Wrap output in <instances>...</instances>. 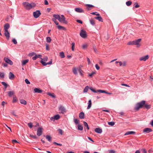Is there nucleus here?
Returning <instances> with one entry per match:
<instances>
[{"label": "nucleus", "mask_w": 153, "mask_h": 153, "mask_svg": "<svg viewBox=\"0 0 153 153\" xmlns=\"http://www.w3.org/2000/svg\"><path fill=\"white\" fill-rule=\"evenodd\" d=\"M78 71L79 72V73H80L81 75L82 76L83 75V74H82V70H81L80 67L79 68Z\"/></svg>", "instance_id": "42"}, {"label": "nucleus", "mask_w": 153, "mask_h": 153, "mask_svg": "<svg viewBox=\"0 0 153 153\" xmlns=\"http://www.w3.org/2000/svg\"><path fill=\"white\" fill-rule=\"evenodd\" d=\"M128 45H134L133 41L128 42Z\"/></svg>", "instance_id": "58"}, {"label": "nucleus", "mask_w": 153, "mask_h": 153, "mask_svg": "<svg viewBox=\"0 0 153 153\" xmlns=\"http://www.w3.org/2000/svg\"><path fill=\"white\" fill-rule=\"evenodd\" d=\"M95 131L97 133L100 134L102 132V130L100 128H97L95 129Z\"/></svg>", "instance_id": "18"}, {"label": "nucleus", "mask_w": 153, "mask_h": 153, "mask_svg": "<svg viewBox=\"0 0 153 153\" xmlns=\"http://www.w3.org/2000/svg\"><path fill=\"white\" fill-rule=\"evenodd\" d=\"M91 24L93 25H94L95 24V21L93 19H91L90 20Z\"/></svg>", "instance_id": "39"}, {"label": "nucleus", "mask_w": 153, "mask_h": 153, "mask_svg": "<svg viewBox=\"0 0 153 153\" xmlns=\"http://www.w3.org/2000/svg\"><path fill=\"white\" fill-rule=\"evenodd\" d=\"M41 62L43 65L45 66L47 65H51L52 63V61L51 60L50 62H48L46 63L43 61V59L42 58H41Z\"/></svg>", "instance_id": "8"}, {"label": "nucleus", "mask_w": 153, "mask_h": 153, "mask_svg": "<svg viewBox=\"0 0 153 153\" xmlns=\"http://www.w3.org/2000/svg\"><path fill=\"white\" fill-rule=\"evenodd\" d=\"M135 133V132L134 131H130L126 132L125 134V135H126L128 134H134Z\"/></svg>", "instance_id": "25"}, {"label": "nucleus", "mask_w": 153, "mask_h": 153, "mask_svg": "<svg viewBox=\"0 0 153 153\" xmlns=\"http://www.w3.org/2000/svg\"><path fill=\"white\" fill-rule=\"evenodd\" d=\"M90 89L91 91H92L93 92H94V93H97V92H98V90H97V91H96L95 89H93L92 88H90Z\"/></svg>", "instance_id": "48"}, {"label": "nucleus", "mask_w": 153, "mask_h": 153, "mask_svg": "<svg viewBox=\"0 0 153 153\" xmlns=\"http://www.w3.org/2000/svg\"><path fill=\"white\" fill-rule=\"evenodd\" d=\"M57 28L59 30L62 29L64 30H66L65 28L64 27L59 25L57 26Z\"/></svg>", "instance_id": "30"}, {"label": "nucleus", "mask_w": 153, "mask_h": 153, "mask_svg": "<svg viewBox=\"0 0 153 153\" xmlns=\"http://www.w3.org/2000/svg\"><path fill=\"white\" fill-rule=\"evenodd\" d=\"M75 10L76 12L78 13H83L84 12L83 10L79 8H75Z\"/></svg>", "instance_id": "16"}, {"label": "nucleus", "mask_w": 153, "mask_h": 153, "mask_svg": "<svg viewBox=\"0 0 153 153\" xmlns=\"http://www.w3.org/2000/svg\"><path fill=\"white\" fill-rule=\"evenodd\" d=\"M134 5H135V7L136 8H138L140 7V6L138 4L137 2H135L134 4Z\"/></svg>", "instance_id": "54"}, {"label": "nucleus", "mask_w": 153, "mask_h": 153, "mask_svg": "<svg viewBox=\"0 0 153 153\" xmlns=\"http://www.w3.org/2000/svg\"><path fill=\"white\" fill-rule=\"evenodd\" d=\"M145 101H142L141 102L137 104L136 107H135V110L137 111L140 108H141L144 105L145 103Z\"/></svg>", "instance_id": "2"}, {"label": "nucleus", "mask_w": 153, "mask_h": 153, "mask_svg": "<svg viewBox=\"0 0 153 153\" xmlns=\"http://www.w3.org/2000/svg\"><path fill=\"white\" fill-rule=\"evenodd\" d=\"M86 5L87 6V7H94L93 5L89 4H87Z\"/></svg>", "instance_id": "59"}, {"label": "nucleus", "mask_w": 153, "mask_h": 153, "mask_svg": "<svg viewBox=\"0 0 153 153\" xmlns=\"http://www.w3.org/2000/svg\"><path fill=\"white\" fill-rule=\"evenodd\" d=\"M30 136L32 138H34V139H36L37 138V137L36 135H30Z\"/></svg>", "instance_id": "60"}, {"label": "nucleus", "mask_w": 153, "mask_h": 153, "mask_svg": "<svg viewBox=\"0 0 153 153\" xmlns=\"http://www.w3.org/2000/svg\"><path fill=\"white\" fill-rule=\"evenodd\" d=\"M47 42H50L51 41V38L49 37H47L46 38Z\"/></svg>", "instance_id": "46"}, {"label": "nucleus", "mask_w": 153, "mask_h": 153, "mask_svg": "<svg viewBox=\"0 0 153 153\" xmlns=\"http://www.w3.org/2000/svg\"><path fill=\"white\" fill-rule=\"evenodd\" d=\"M83 123L85 127H86L88 130H89V128L87 123L86 122L84 121Z\"/></svg>", "instance_id": "32"}, {"label": "nucleus", "mask_w": 153, "mask_h": 153, "mask_svg": "<svg viewBox=\"0 0 153 153\" xmlns=\"http://www.w3.org/2000/svg\"><path fill=\"white\" fill-rule=\"evenodd\" d=\"M47 94L50 96L52 97L53 98H55V96L54 95V94L53 93H47Z\"/></svg>", "instance_id": "34"}, {"label": "nucleus", "mask_w": 153, "mask_h": 153, "mask_svg": "<svg viewBox=\"0 0 153 153\" xmlns=\"http://www.w3.org/2000/svg\"><path fill=\"white\" fill-rule=\"evenodd\" d=\"M141 41V39H138L137 40L133 41L134 45H136L137 47H139L140 46V43Z\"/></svg>", "instance_id": "3"}, {"label": "nucleus", "mask_w": 153, "mask_h": 153, "mask_svg": "<svg viewBox=\"0 0 153 153\" xmlns=\"http://www.w3.org/2000/svg\"><path fill=\"white\" fill-rule=\"evenodd\" d=\"M88 105L87 109H89L91 108L92 105L91 101V100H90L88 101Z\"/></svg>", "instance_id": "21"}, {"label": "nucleus", "mask_w": 153, "mask_h": 153, "mask_svg": "<svg viewBox=\"0 0 153 153\" xmlns=\"http://www.w3.org/2000/svg\"><path fill=\"white\" fill-rule=\"evenodd\" d=\"M4 61L7 63L9 64L10 65H12L13 64V62L9 59L5 57L4 58Z\"/></svg>", "instance_id": "10"}, {"label": "nucleus", "mask_w": 153, "mask_h": 153, "mask_svg": "<svg viewBox=\"0 0 153 153\" xmlns=\"http://www.w3.org/2000/svg\"><path fill=\"white\" fill-rule=\"evenodd\" d=\"M12 42L14 44H16L17 43V41L15 39H13Z\"/></svg>", "instance_id": "52"}, {"label": "nucleus", "mask_w": 153, "mask_h": 153, "mask_svg": "<svg viewBox=\"0 0 153 153\" xmlns=\"http://www.w3.org/2000/svg\"><path fill=\"white\" fill-rule=\"evenodd\" d=\"M78 129L80 130H82L83 129L82 126L81 125H78Z\"/></svg>", "instance_id": "36"}, {"label": "nucleus", "mask_w": 153, "mask_h": 153, "mask_svg": "<svg viewBox=\"0 0 153 153\" xmlns=\"http://www.w3.org/2000/svg\"><path fill=\"white\" fill-rule=\"evenodd\" d=\"M46 138L49 141H51V137L50 135H47L46 136Z\"/></svg>", "instance_id": "35"}, {"label": "nucleus", "mask_w": 153, "mask_h": 153, "mask_svg": "<svg viewBox=\"0 0 153 153\" xmlns=\"http://www.w3.org/2000/svg\"><path fill=\"white\" fill-rule=\"evenodd\" d=\"M43 129L41 127L38 128L37 130V134L38 136H41L42 133Z\"/></svg>", "instance_id": "7"}, {"label": "nucleus", "mask_w": 153, "mask_h": 153, "mask_svg": "<svg viewBox=\"0 0 153 153\" xmlns=\"http://www.w3.org/2000/svg\"><path fill=\"white\" fill-rule=\"evenodd\" d=\"M109 153H115V151L114 150H111L109 152Z\"/></svg>", "instance_id": "63"}, {"label": "nucleus", "mask_w": 153, "mask_h": 153, "mask_svg": "<svg viewBox=\"0 0 153 153\" xmlns=\"http://www.w3.org/2000/svg\"><path fill=\"white\" fill-rule=\"evenodd\" d=\"M87 47V44H84L82 46V48L83 49H85Z\"/></svg>", "instance_id": "56"}, {"label": "nucleus", "mask_w": 153, "mask_h": 153, "mask_svg": "<svg viewBox=\"0 0 153 153\" xmlns=\"http://www.w3.org/2000/svg\"><path fill=\"white\" fill-rule=\"evenodd\" d=\"M17 101V98L16 97L15 95H13V102H16Z\"/></svg>", "instance_id": "38"}, {"label": "nucleus", "mask_w": 153, "mask_h": 153, "mask_svg": "<svg viewBox=\"0 0 153 153\" xmlns=\"http://www.w3.org/2000/svg\"><path fill=\"white\" fill-rule=\"evenodd\" d=\"M79 117L80 119H83L84 118V114L83 112H80L79 114Z\"/></svg>", "instance_id": "23"}, {"label": "nucleus", "mask_w": 153, "mask_h": 153, "mask_svg": "<svg viewBox=\"0 0 153 153\" xmlns=\"http://www.w3.org/2000/svg\"><path fill=\"white\" fill-rule=\"evenodd\" d=\"M95 67L97 70H99L100 69V67L97 64H96L95 65Z\"/></svg>", "instance_id": "55"}, {"label": "nucleus", "mask_w": 153, "mask_h": 153, "mask_svg": "<svg viewBox=\"0 0 153 153\" xmlns=\"http://www.w3.org/2000/svg\"><path fill=\"white\" fill-rule=\"evenodd\" d=\"M48 59V57H44V59H43V61H45V62H46V61H47Z\"/></svg>", "instance_id": "57"}, {"label": "nucleus", "mask_w": 153, "mask_h": 153, "mask_svg": "<svg viewBox=\"0 0 153 153\" xmlns=\"http://www.w3.org/2000/svg\"><path fill=\"white\" fill-rule=\"evenodd\" d=\"M20 101L21 103L24 105H26L27 104L26 101L24 100L21 99L20 100Z\"/></svg>", "instance_id": "26"}, {"label": "nucleus", "mask_w": 153, "mask_h": 153, "mask_svg": "<svg viewBox=\"0 0 153 153\" xmlns=\"http://www.w3.org/2000/svg\"><path fill=\"white\" fill-rule=\"evenodd\" d=\"M78 69L79 68H76L75 67H73L72 69V71L74 74H75V75L77 74V70L78 71Z\"/></svg>", "instance_id": "14"}, {"label": "nucleus", "mask_w": 153, "mask_h": 153, "mask_svg": "<svg viewBox=\"0 0 153 153\" xmlns=\"http://www.w3.org/2000/svg\"><path fill=\"white\" fill-rule=\"evenodd\" d=\"M14 92L13 91H10L8 92V96L10 97H11V96L13 95H14Z\"/></svg>", "instance_id": "22"}, {"label": "nucleus", "mask_w": 153, "mask_h": 153, "mask_svg": "<svg viewBox=\"0 0 153 153\" xmlns=\"http://www.w3.org/2000/svg\"><path fill=\"white\" fill-rule=\"evenodd\" d=\"M71 45H72V50L73 51H74V46H75V43L74 42H73V43H72Z\"/></svg>", "instance_id": "49"}, {"label": "nucleus", "mask_w": 153, "mask_h": 153, "mask_svg": "<svg viewBox=\"0 0 153 153\" xmlns=\"http://www.w3.org/2000/svg\"><path fill=\"white\" fill-rule=\"evenodd\" d=\"M28 126L30 128H31L33 126L32 123H28Z\"/></svg>", "instance_id": "51"}, {"label": "nucleus", "mask_w": 153, "mask_h": 153, "mask_svg": "<svg viewBox=\"0 0 153 153\" xmlns=\"http://www.w3.org/2000/svg\"><path fill=\"white\" fill-rule=\"evenodd\" d=\"M53 16L56 19H58V20L59 19L60 16L58 14H54Z\"/></svg>", "instance_id": "27"}, {"label": "nucleus", "mask_w": 153, "mask_h": 153, "mask_svg": "<svg viewBox=\"0 0 153 153\" xmlns=\"http://www.w3.org/2000/svg\"><path fill=\"white\" fill-rule=\"evenodd\" d=\"M25 82L27 84H30V82L28 81L27 79H26L25 80Z\"/></svg>", "instance_id": "53"}, {"label": "nucleus", "mask_w": 153, "mask_h": 153, "mask_svg": "<svg viewBox=\"0 0 153 153\" xmlns=\"http://www.w3.org/2000/svg\"><path fill=\"white\" fill-rule=\"evenodd\" d=\"M1 84L3 85H4V86H5V88H4V91H6V88L7 87V85L6 83L5 82H1Z\"/></svg>", "instance_id": "29"}, {"label": "nucleus", "mask_w": 153, "mask_h": 153, "mask_svg": "<svg viewBox=\"0 0 153 153\" xmlns=\"http://www.w3.org/2000/svg\"><path fill=\"white\" fill-rule=\"evenodd\" d=\"M59 21L60 22H63V23L66 24L67 23V21L65 20V18H62L60 17Z\"/></svg>", "instance_id": "12"}, {"label": "nucleus", "mask_w": 153, "mask_h": 153, "mask_svg": "<svg viewBox=\"0 0 153 153\" xmlns=\"http://www.w3.org/2000/svg\"><path fill=\"white\" fill-rule=\"evenodd\" d=\"M142 150L143 153H146V151L145 149H143Z\"/></svg>", "instance_id": "64"}, {"label": "nucleus", "mask_w": 153, "mask_h": 153, "mask_svg": "<svg viewBox=\"0 0 153 153\" xmlns=\"http://www.w3.org/2000/svg\"><path fill=\"white\" fill-rule=\"evenodd\" d=\"M79 34L83 38H85L87 37V35L86 32L83 30L81 31Z\"/></svg>", "instance_id": "4"}, {"label": "nucleus", "mask_w": 153, "mask_h": 153, "mask_svg": "<svg viewBox=\"0 0 153 153\" xmlns=\"http://www.w3.org/2000/svg\"><path fill=\"white\" fill-rule=\"evenodd\" d=\"M41 14L40 11L39 10H37L33 13V16L35 18H38Z\"/></svg>", "instance_id": "5"}, {"label": "nucleus", "mask_w": 153, "mask_h": 153, "mask_svg": "<svg viewBox=\"0 0 153 153\" xmlns=\"http://www.w3.org/2000/svg\"><path fill=\"white\" fill-rule=\"evenodd\" d=\"M74 121L75 123L76 124L79 123V121L77 119H74Z\"/></svg>", "instance_id": "45"}, {"label": "nucleus", "mask_w": 153, "mask_h": 153, "mask_svg": "<svg viewBox=\"0 0 153 153\" xmlns=\"http://www.w3.org/2000/svg\"><path fill=\"white\" fill-rule=\"evenodd\" d=\"M41 56L40 55H36L35 56L33 57L32 59L33 60H35L37 58L39 57L40 56Z\"/></svg>", "instance_id": "37"}, {"label": "nucleus", "mask_w": 153, "mask_h": 153, "mask_svg": "<svg viewBox=\"0 0 153 153\" xmlns=\"http://www.w3.org/2000/svg\"><path fill=\"white\" fill-rule=\"evenodd\" d=\"M10 27V25L8 23H6L4 25V30H8Z\"/></svg>", "instance_id": "19"}, {"label": "nucleus", "mask_w": 153, "mask_h": 153, "mask_svg": "<svg viewBox=\"0 0 153 153\" xmlns=\"http://www.w3.org/2000/svg\"><path fill=\"white\" fill-rule=\"evenodd\" d=\"M108 124L109 125L113 126L114 125L115 123L113 122H108Z\"/></svg>", "instance_id": "44"}, {"label": "nucleus", "mask_w": 153, "mask_h": 153, "mask_svg": "<svg viewBox=\"0 0 153 153\" xmlns=\"http://www.w3.org/2000/svg\"><path fill=\"white\" fill-rule=\"evenodd\" d=\"M144 105L145 107L147 109H149L151 108V105H148L145 104V105Z\"/></svg>", "instance_id": "40"}, {"label": "nucleus", "mask_w": 153, "mask_h": 153, "mask_svg": "<svg viewBox=\"0 0 153 153\" xmlns=\"http://www.w3.org/2000/svg\"><path fill=\"white\" fill-rule=\"evenodd\" d=\"M29 61L28 59H26L25 60H23L22 61V65H25Z\"/></svg>", "instance_id": "31"}, {"label": "nucleus", "mask_w": 153, "mask_h": 153, "mask_svg": "<svg viewBox=\"0 0 153 153\" xmlns=\"http://www.w3.org/2000/svg\"><path fill=\"white\" fill-rule=\"evenodd\" d=\"M23 5L25 8L27 10H29L36 6V4L33 3L30 4L27 2H25L23 3Z\"/></svg>", "instance_id": "1"}, {"label": "nucleus", "mask_w": 153, "mask_h": 153, "mask_svg": "<svg viewBox=\"0 0 153 153\" xmlns=\"http://www.w3.org/2000/svg\"><path fill=\"white\" fill-rule=\"evenodd\" d=\"M59 56L62 58H63L65 57L64 53L62 51L60 52Z\"/></svg>", "instance_id": "33"}, {"label": "nucleus", "mask_w": 153, "mask_h": 153, "mask_svg": "<svg viewBox=\"0 0 153 153\" xmlns=\"http://www.w3.org/2000/svg\"><path fill=\"white\" fill-rule=\"evenodd\" d=\"M0 77L1 78H4V74L3 72H0Z\"/></svg>", "instance_id": "47"}, {"label": "nucleus", "mask_w": 153, "mask_h": 153, "mask_svg": "<svg viewBox=\"0 0 153 153\" xmlns=\"http://www.w3.org/2000/svg\"><path fill=\"white\" fill-rule=\"evenodd\" d=\"M76 22H77L79 23H80V24H82V22L81 20H76Z\"/></svg>", "instance_id": "62"}, {"label": "nucleus", "mask_w": 153, "mask_h": 153, "mask_svg": "<svg viewBox=\"0 0 153 153\" xmlns=\"http://www.w3.org/2000/svg\"><path fill=\"white\" fill-rule=\"evenodd\" d=\"M152 131V129L151 128H145L143 130V132L146 133H148Z\"/></svg>", "instance_id": "15"}, {"label": "nucleus", "mask_w": 153, "mask_h": 153, "mask_svg": "<svg viewBox=\"0 0 153 153\" xmlns=\"http://www.w3.org/2000/svg\"><path fill=\"white\" fill-rule=\"evenodd\" d=\"M98 91L99 92H100L101 93H105L106 94H111V93H108V92L106 91H105L104 90H98Z\"/></svg>", "instance_id": "24"}, {"label": "nucleus", "mask_w": 153, "mask_h": 153, "mask_svg": "<svg viewBox=\"0 0 153 153\" xmlns=\"http://www.w3.org/2000/svg\"><path fill=\"white\" fill-rule=\"evenodd\" d=\"M95 19L98 20L100 22H103V19L101 16L96 17L95 18Z\"/></svg>", "instance_id": "28"}, {"label": "nucleus", "mask_w": 153, "mask_h": 153, "mask_svg": "<svg viewBox=\"0 0 153 153\" xmlns=\"http://www.w3.org/2000/svg\"><path fill=\"white\" fill-rule=\"evenodd\" d=\"M60 116L59 115H56L54 116V117H51V120H58L60 118Z\"/></svg>", "instance_id": "17"}, {"label": "nucleus", "mask_w": 153, "mask_h": 153, "mask_svg": "<svg viewBox=\"0 0 153 153\" xmlns=\"http://www.w3.org/2000/svg\"><path fill=\"white\" fill-rule=\"evenodd\" d=\"M44 2L45 4L46 5H48L49 4L48 2L46 0H45Z\"/></svg>", "instance_id": "61"}, {"label": "nucleus", "mask_w": 153, "mask_h": 153, "mask_svg": "<svg viewBox=\"0 0 153 153\" xmlns=\"http://www.w3.org/2000/svg\"><path fill=\"white\" fill-rule=\"evenodd\" d=\"M58 131H59V133L61 134L62 135L63 134V131L62 130L59 128L58 130Z\"/></svg>", "instance_id": "50"}, {"label": "nucleus", "mask_w": 153, "mask_h": 153, "mask_svg": "<svg viewBox=\"0 0 153 153\" xmlns=\"http://www.w3.org/2000/svg\"><path fill=\"white\" fill-rule=\"evenodd\" d=\"M59 110L60 111V113L64 114L66 111L64 107L62 106H60L59 107Z\"/></svg>", "instance_id": "6"}, {"label": "nucleus", "mask_w": 153, "mask_h": 153, "mask_svg": "<svg viewBox=\"0 0 153 153\" xmlns=\"http://www.w3.org/2000/svg\"><path fill=\"white\" fill-rule=\"evenodd\" d=\"M132 4V2L131 1H128L126 2V4L128 6H129L131 5Z\"/></svg>", "instance_id": "43"}, {"label": "nucleus", "mask_w": 153, "mask_h": 153, "mask_svg": "<svg viewBox=\"0 0 153 153\" xmlns=\"http://www.w3.org/2000/svg\"><path fill=\"white\" fill-rule=\"evenodd\" d=\"M89 89V87L88 86H87L85 88L83 92L84 93L87 92L88 91V90Z\"/></svg>", "instance_id": "41"}, {"label": "nucleus", "mask_w": 153, "mask_h": 153, "mask_svg": "<svg viewBox=\"0 0 153 153\" xmlns=\"http://www.w3.org/2000/svg\"><path fill=\"white\" fill-rule=\"evenodd\" d=\"M4 30V35L6 36V38L8 39L10 37V33L9 32L8 30Z\"/></svg>", "instance_id": "11"}, {"label": "nucleus", "mask_w": 153, "mask_h": 153, "mask_svg": "<svg viewBox=\"0 0 153 153\" xmlns=\"http://www.w3.org/2000/svg\"><path fill=\"white\" fill-rule=\"evenodd\" d=\"M35 93H41L42 92V91L39 88H36L34 89Z\"/></svg>", "instance_id": "13"}, {"label": "nucleus", "mask_w": 153, "mask_h": 153, "mask_svg": "<svg viewBox=\"0 0 153 153\" xmlns=\"http://www.w3.org/2000/svg\"><path fill=\"white\" fill-rule=\"evenodd\" d=\"M14 77V75L11 72L9 74V78L10 79H13Z\"/></svg>", "instance_id": "20"}, {"label": "nucleus", "mask_w": 153, "mask_h": 153, "mask_svg": "<svg viewBox=\"0 0 153 153\" xmlns=\"http://www.w3.org/2000/svg\"><path fill=\"white\" fill-rule=\"evenodd\" d=\"M149 57V55H147L143 57H141L140 58V61H146V60L148 59Z\"/></svg>", "instance_id": "9"}]
</instances>
